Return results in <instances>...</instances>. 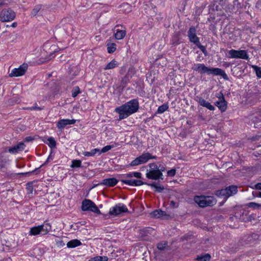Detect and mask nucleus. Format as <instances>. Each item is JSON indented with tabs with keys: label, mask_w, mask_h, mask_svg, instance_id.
Returning a JSON list of instances; mask_svg holds the SVG:
<instances>
[{
	"label": "nucleus",
	"mask_w": 261,
	"mask_h": 261,
	"mask_svg": "<svg viewBox=\"0 0 261 261\" xmlns=\"http://www.w3.org/2000/svg\"><path fill=\"white\" fill-rule=\"evenodd\" d=\"M139 108V103L137 99H133L117 107L115 111L119 114V120L125 119L130 115L137 112Z\"/></svg>",
	"instance_id": "obj_1"
},
{
	"label": "nucleus",
	"mask_w": 261,
	"mask_h": 261,
	"mask_svg": "<svg viewBox=\"0 0 261 261\" xmlns=\"http://www.w3.org/2000/svg\"><path fill=\"white\" fill-rule=\"evenodd\" d=\"M194 71H198L200 74H213L215 75H220L226 80H228L227 75L225 71L219 68L208 67L204 64H194L192 68Z\"/></svg>",
	"instance_id": "obj_2"
},
{
	"label": "nucleus",
	"mask_w": 261,
	"mask_h": 261,
	"mask_svg": "<svg viewBox=\"0 0 261 261\" xmlns=\"http://www.w3.org/2000/svg\"><path fill=\"white\" fill-rule=\"evenodd\" d=\"M148 166L150 169L147 170L146 173L147 178L152 180L163 179V173L158 170V166L155 163H150Z\"/></svg>",
	"instance_id": "obj_3"
},
{
	"label": "nucleus",
	"mask_w": 261,
	"mask_h": 261,
	"mask_svg": "<svg viewBox=\"0 0 261 261\" xmlns=\"http://www.w3.org/2000/svg\"><path fill=\"white\" fill-rule=\"evenodd\" d=\"M194 200L201 207L211 206L216 203V200L213 196H195Z\"/></svg>",
	"instance_id": "obj_4"
},
{
	"label": "nucleus",
	"mask_w": 261,
	"mask_h": 261,
	"mask_svg": "<svg viewBox=\"0 0 261 261\" xmlns=\"http://www.w3.org/2000/svg\"><path fill=\"white\" fill-rule=\"evenodd\" d=\"M238 192V187L232 185L227 187L225 189L217 190L215 192V195L219 197H223L225 199L236 194Z\"/></svg>",
	"instance_id": "obj_5"
},
{
	"label": "nucleus",
	"mask_w": 261,
	"mask_h": 261,
	"mask_svg": "<svg viewBox=\"0 0 261 261\" xmlns=\"http://www.w3.org/2000/svg\"><path fill=\"white\" fill-rule=\"evenodd\" d=\"M82 210L83 211H90L97 214H101L96 204L91 200L85 199L82 202Z\"/></svg>",
	"instance_id": "obj_6"
},
{
	"label": "nucleus",
	"mask_w": 261,
	"mask_h": 261,
	"mask_svg": "<svg viewBox=\"0 0 261 261\" xmlns=\"http://www.w3.org/2000/svg\"><path fill=\"white\" fill-rule=\"evenodd\" d=\"M228 58L248 60L249 56L245 50L231 49L228 51Z\"/></svg>",
	"instance_id": "obj_7"
},
{
	"label": "nucleus",
	"mask_w": 261,
	"mask_h": 261,
	"mask_svg": "<svg viewBox=\"0 0 261 261\" xmlns=\"http://www.w3.org/2000/svg\"><path fill=\"white\" fill-rule=\"evenodd\" d=\"M15 17V13L11 9H4L0 13V20L2 22L11 21Z\"/></svg>",
	"instance_id": "obj_8"
},
{
	"label": "nucleus",
	"mask_w": 261,
	"mask_h": 261,
	"mask_svg": "<svg viewBox=\"0 0 261 261\" xmlns=\"http://www.w3.org/2000/svg\"><path fill=\"white\" fill-rule=\"evenodd\" d=\"M127 212H128V210L126 205L120 203L110 208L109 214L111 215L117 216L122 213Z\"/></svg>",
	"instance_id": "obj_9"
},
{
	"label": "nucleus",
	"mask_w": 261,
	"mask_h": 261,
	"mask_svg": "<svg viewBox=\"0 0 261 261\" xmlns=\"http://www.w3.org/2000/svg\"><path fill=\"white\" fill-rule=\"evenodd\" d=\"M28 67V64L27 63H23L18 68H15L12 69L11 73H9V76L17 77L22 76L26 72Z\"/></svg>",
	"instance_id": "obj_10"
},
{
	"label": "nucleus",
	"mask_w": 261,
	"mask_h": 261,
	"mask_svg": "<svg viewBox=\"0 0 261 261\" xmlns=\"http://www.w3.org/2000/svg\"><path fill=\"white\" fill-rule=\"evenodd\" d=\"M188 36L189 41L196 45L200 43L199 38L196 35V28L194 26H192L190 28L188 31Z\"/></svg>",
	"instance_id": "obj_11"
},
{
	"label": "nucleus",
	"mask_w": 261,
	"mask_h": 261,
	"mask_svg": "<svg viewBox=\"0 0 261 261\" xmlns=\"http://www.w3.org/2000/svg\"><path fill=\"white\" fill-rule=\"evenodd\" d=\"M220 96H217L219 100L215 102V105L219 108L221 112H224L227 109V102L225 100L223 94L221 92L220 93Z\"/></svg>",
	"instance_id": "obj_12"
},
{
	"label": "nucleus",
	"mask_w": 261,
	"mask_h": 261,
	"mask_svg": "<svg viewBox=\"0 0 261 261\" xmlns=\"http://www.w3.org/2000/svg\"><path fill=\"white\" fill-rule=\"evenodd\" d=\"M118 180L115 178H106L102 181L96 185H94V187L98 185H105L107 187H114L118 183Z\"/></svg>",
	"instance_id": "obj_13"
},
{
	"label": "nucleus",
	"mask_w": 261,
	"mask_h": 261,
	"mask_svg": "<svg viewBox=\"0 0 261 261\" xmlns=\"http://www.w3.org/2000/svg\"><path fill=\"white\" fill-rule=\"evenodd\" d=\"M75 121V119H61L58 122L57 127L60 129H62L67 125L74 124Z\"/></svg>",
	"instance_id": "obj_14"
},
{
	"label": "nucleus",
	"mask_w": 261,
	"mask_h": 261,
	"mask_svg": "<svg viewBox=\"0 0 261 261\" xmlns=\"http://www.w3.org/2000/svg\"><path fill=\"white\" fill-rule=\"evenodd\" d=\"M121 181L123 184L132 186H139L147 184V183L144 182L140 180L137 179H121Z\"/></svg>",
	"instance_id": "obj_15"
},
{
	"label": "nucleus",
	"mask_w": 261,
	"mask_h": 261,
	"mask_svg": "<svg viewBox=\"0 0 261 261\" xmlns=\"http://www.w3.org/2000/svg\"><path fill=\"white\" fill-rule=\"evenodd\" d=\"M196 101L200 106L205 107L211 111H214L215 109L214 106L201 97H197Z\"/></svg>",
	"instance_id": "obj_16"
},
{
	"label": "nucleus",
	"mask_w": 261,
	"mask_h": 261,
	"mask_svg": "<svg viewBox=\"0 0 261 261\" xmlns=\"http://www.w3.org/2000/svg\"><path fill=\"white\" fill-rule=\"evenodd\" d=\"M254 242L255 239L253 238V235L246 236L240 240V243H241V245L243 246L251 245L253 244Z\"/></svg>",
	"instance_id": "obj_17"
},
{
	"label": "nucleus",
	"mask_w": 261,
	"mask_h": 261,
	"mask_svg": "<svg viewBox=\"0 0 261 261\" xmlns=\"http://www.w3.org/2000/svg\"><path fill=\"white\" fill-rule=\"evenodd\" d=\"M24 144L22 142L19 143L17 145L14 146L13 147H10L8 151L11 153H16L20 151H22L24 149Z\"/></svg>",
	"instance_id": "obj_18"
},
{
	"label": "nucleus",
	"mask_w": 261,
	"mask_h": 261,
	"mask_svg": "<svg viewBox=\"0 0 261 261\" xmlns=\"http://www.w3.org/2000/svg\"><path fill=\"white\" fill-rule=\"evenodd\" d=\"M248 213L244 209L240 210L236 212L234 216L236 218L241 220L242 221H246Z\"/></svg>",
	"instance_id": "obj_19"
},
{
	"label": "nucleus",
	"mask_w": 261,
	"mask_h": 261,
	"mask_svg": "<svg viewBox=\"0 0 261 261\" xmlns=\"http://www.w3.org/2000/svg\"><path fill=\"white\" fill-rule=\"evenodd\" d=\"M241 246H243V245H241L239 241L237 244L230 245V246L227 247V250L230 253H234L241 248Z\"/></svg>",
	"instance_id": "obj_20"
},
{
	"label": "nucleus",
	"mask_w": 261,
	"mask_h": 261,
	"mask_svg": "<svg viewBox=\"0 0 261 261\" xmlns=\"http://www.w3.org/2000/svg\"><path fill=\"white\" fill-rule=\"evenodd\" d=\"M259 93L254 92L252 94H250V96H248L247 100L250 103H253L254 102H256L259 100Z\"/></svg>",
	"instance_id": "obj_21"
},
{
	"label": "nucleus",
	"mask_w": 261,
	"mask_h": 261,
	"mask_svg": "<svg viewBox=\"0 0 261 261\" xmlns=\"http://www.w3.org/2000/svg\"><path fill=\"white\" fill-rule=\"evenodd\" d=\"M42 235L47 234L51 230V226L48 223H44L42 225H40Z\"/></svg>",
	"instance_id": "obj_22"
},
{
	"label": "nucleus",
	"mask_w": 261,
	"mask_h": 261,
	"mask_svg": "<svg viewBox=\"0 0 261 261\" xmlns=\"http://www.w3.org/2000/svg\"><path fill=\"white\" fill-rule=\"evenodd\" d=\"M146 185L151 187L154 188L155 191L159 193L162 192L165 189L164 187L163 186H161L160 184L155 182H153L151 184H147Z\"/></svg>",
	"instance_id": "obj_23"
},
{
	"label": "nucleus",
	"mask_w": 261,
	"mask_h": 261,
	"mask_svg": "<svg viewBox=\"0 0 261 261\" xmlns=\"http://www.w3.org/2000/svg\"><path fill=\"white\" fill-rule=\"evenodd\" d=\"M9 160L8 157L5 156H0V169L5 168L8 165Z\"/></svg>",
	"instance_id": "obj_24"
},
{
	"label": "nucleus",
	"mask_w": 261,
	"mask_h": 261,
	"mask_svg": "<svg viewBox=\"0 0 261 261\" xmlns=\"http://www.w3.org/2000/svg\"><path fill=\"white\" fill-rule=\"evenodd\" d=\"M107 46L108 52L109 54L113 53L116 49V44L114 43H111L109 40L107 41Z\"/></svg>",
	"instance_id": "obj_25"
},
{
	"label": "nucleus",
	"mask_w": 261,
	"mask_h": 261,
	"mask_svg": "<svg viewBox=\"0 0 261 261\" xmlns=\"http://www.w3.org/2000/svg\"><path fill=\"white\" fill-rule=\"evenodd\" d=\"M41 227L40 225L32 227L30 230V234L32 236H36L39 234H42Z\"/></svg>",
	"instance_id": "obj_26"
},
{
	"label": "nucleus",
	"mask_w": 261,
	"mask_h": 261,
	"mask_svg": "<svg viewBox=\"0 0 261 261\" xmlns=\"http://www.w3.org/2000/svg\"><path fill=\"white\" fill-rule=\"evenodd\" d=\"M81 245L80 241L77 239H74L70 241L67 244V246L68 248H74Z\"/></svg>",
	"instance_id": "obj_27"
},
{
	"label": "nucleus",
	"mask_w": 261,
	"mask_h": 261,
	"mask_svg": "<svg viewBox=\"0 0 261 261\" xmlns=\"http://www.w3.org/2000/svg\"><path fill=\"white\" fill-rule=\"evenodd\" d=\"M134 70L133 68H129L127 74L122 78L121 83L123 86H125L126 83L129 81V74L133 73Z\"/></svg>",
	"instance_id": "obj_28"
},
{
	"label": "nucleus",
	"mask_w": 261,
	"mask_h": 261,
	"mask_svg": "<svg viewBox=\"0 0 261 261\" xmlns=\"http://www.w3.org/2000/svg\"><path fill=\"white\" fill-rule=\"evenodd\" d=\"M126 35V31L125 30H117L116 33L114 34L116 39L120 40L123 39Z\"/></svg>",
	"instance_id": "obj_29"
},
{
	"label": "nucleus",
	"mask_w": 261,
	"mask_h": 261,
	"mask_svg": "<svg viewBox=\"0 0 261 261\" xmlns=\"http://www.w3.org/2000/svg\"><path fill=\"white\" fill-rule=\"evenodd\" d=\"M118 66V62L115 60H113L110 62H109L104 68V70H108L113 69Z\"/></svg>",
	"instance_id": "obj_30"
},
{
	"label": "nucleus",
	"mask_w": 261,
	"mask_h": 261,
	"mask_svg": "<svg viewBox=\"0 0 261 261\" xmlns=\"http://www.w3.org/2000/svg\"><path fill=\"white\" fill-rule=\"evenodd\" d=\"M211 258V255L208 253L197 255L196 259L199 261H209Z\"/></svg>",
	"instance_id": "obj_31"
},
{
	"label": "nucleus",
	"mask_w": 261,
	"mask_h": 261,
	"mask_svg": "<svg viewBox=\"0 0 261 261\" xmlns=\"http://www.w3.org/2000/svg\"><path fill=\"white\" fill-rule=\"evenodd\" d=\"M97 153L100 154V150L98 148H95L92 149L91 151H85L83 152V154L86 156H94Z\"/></svg>",
	"instance_id": "obj_32"
},
{
	"label": "nucleus",
	"mask_w": 261,
	"mask_h": 261,
	"mask_svg": "<svg viewBox=\"0 0 261 261\" xmlns=\"http://www.w3.org/2000/svg\"><path fill=\"white\" fill-rule=\"evenodd\" d=\"M250 119L254 122H257L258 120L261 121V111L250 115Z\"/></svg>",
	"instance_id": "obj_33"
},
{
	"label": "nucleus",
	"mask_w": 261,
	"mask_h": 261,
	"mask_svg": "<svg viewBox=\"0 0 261 261\" xmlns=\"http://www.w3.org/2000/svg\"><path fill=\"white\" fill-rule=\"evenodd\" d=\"M124 176L126 177H128V178H130L133 176L137 178H142L141 173L140 172H138L129 173L124 175Z\"/></svg>",
	"instance_id": "obj_34"
},
{
	"label": "nucleus",
	"mask_w": 261,
	"mask_h": 261,
	"mask_svg": "<svg viewBox=\"0 0 261 261\" xmlns=\"http://www.w3.org/2000/svg\"><path fill=\"white\" fill-rule=\"evenodd\" d=\"M148 152H147L143 153L142 155H140L138 158L141 164H142L146 163L148 161Z\"/></svg>",
	"instance_id": "obj_35"
},
{
	"label": "nucleus",
	"mask_w": 261,
	"mask_h": 261,
	"mask_svg": "<svg viewBox=\"0 0 261 261\" xmlns=\"http://www.w3.org/2000/svg\"><path fill=\"white\" fill-rule=\"evenodd\" d=\"M250 66L255 72L257 77L261 78V67L254 65H251Z\"/></svg>",
	"instance_id": "obj_36"
},
{
	"label": "nucleus",
	"mask_w": 261,
	"mask_h": 261,
	"mask_svg": "<svg viewBox=\"0 0 261 261\" xmlns=\"http://www.w3.org/2000/svg\"><path fill=\"white\" fill-rule=\"evenodd\" d=\"M168 108L169 107L167 103L163 104L162 106L159 107L157 110V113L159 114H162L167 111Z\"/></svg>",
	"instance_id": "obj_37"
},
{
	"label": "nucleus",
	"mask_w": 261,
	"mask_h": 261,
	"mask_svg": "<svg viewBox=\"0 0 261 261\" xmlns=\"http://www.w3.org/2000/svg\"><path fill=\"white\" fill-rule=\"evenodd\" d=\"M47 144L51 148H54L56 147V142L53 137H49L47 139Z\"/></svg>",
	"instance_id": "obj_38"
},
{
	"label": "nucleus",
	"mask_w": 261,
	"mask_h": 261,
	"mask_svg": "<svg viewBox=\"0 0 261 261\" xmlns=\"http://www.w3.org/2000/svg\"><path fill=\"white\" fill-rule=\"evenodd\" d=\"M33 182H29L26 185V189L27 190L28 194H31L33 193L34 188H33Z\"/></svg>",
	"instance_id": "obj_39"
},
{
	"label": "nucleus",
	"mask_w": 261,
	"mask_h": 261,
	"mask_svg": "<svg viewBox=\"0 0 261 261\" xmlns=\"http://www.w3.org/2000/svg\"><path fill=\"white\" fill-rule=\"evenodd\" d=\"M159 213H163V211L160 209L154 210L150 214V215L152 218H159Z\"/></svg>",
	"instance_id": "obj_40"
},
{
	"label": "nucleus",
	"mask_w": 261,
	"mask_h": 261,
	"mask_svg": "<svg viewBox=\"0 0 261 261\" xmlns=\"http://www.w3.org/2000/svg\"><path fill=\"white\" fill-rule=\"evenodd\" d=\"M107 256H98L91 258L89 261H108Z\"/></svg>",
	"instance_id": "obj_41"
},
{
	"label": "nucleus",
	"mask_w": 261,
	"mask_h": 261,
	"mask_svg": "<svg viewBox=\"0 0 261 261\" xmlns=\"http://www.w3.org/2000/svg\"><path fill=\"white\" fill-rule=\"evenodd\" d=\"M82 166V162L80 160H73L71 165V168H79Z\"/></svg>",
	"instance_id": "obj_42"
},
{
	"label": "nucleus",
	"mask_w": 261,
	"mask_h": 261,
	"mask_svg": "<svg viewBox=\"0 0 261 261\" xmlns=\"http://www.w3.org/2000/svg\"><path fill=\"white\" fill-rule=\"evenodd\" d=\"M167 246V242L166 241L159 243L157 244V248L160 250H164Z\"/></svg>",
	"instance_id": "obj_43"
},
{
	"label": "nucleus",
	"mask_w": 261,
	"mask_h": 261,
	"mask_svg": "<svg viewBox=\"0 0 261 261\" xmlns=\"http://www.w3.org/2000/svg\"><path fill=\"white\" fill-rule=\"evenodd\" d=\"M41 5H37L32 10V11L31 12V15L33 16H36L38 12L41 9Z\"/></svg>",
	"instance_id": "obj_44"
},
{
	"label": "nucleus",
	"mask_w": 261,
	"mask_h": 261,
	"mask_svg": "<svg viewBox=\"0 0 261 261\" xmlns=\"http://www.w3.org/2000/svg\"><path fill=\"white\" fill-rule=\"evenodd\" d=\"M80 92V88L78 86H76L72 90V96L75 97Z\"/></svg>",
	"instance_id": "obj_45"
},
{
	"label": "nucleus",
	"mask_w": 261,
	"mask_h": 261,
	"mask_svg": "<svg viewBox=\"0 0 261 261\" xmlns=\"http://www.w3.org/2000/svg\"><path fill=\"white\" fill-rule=\"evenodd\" d=\"M196 46L202 51L205 56H207L208 55V53L205 47L201 45L200 42L196 45Z\"/></svg>",
	"instance_id": "obj_46"
},
{
	"label": "nucleus",
	"mask_w": 261,
	"mask_h": 261,
	"mask_svg": "<svg viewBox=\"0 0 261 261\" xmlns=\"http://www.w3.org/2000/svg\"><path fill=\"white\" fill-rule=\"evenodd\" d=\"M247 206L254 209H257L261 206V204H258L255 202H251L247 204Z\"/></svg>",
	"instance_id": "obj_47"
},
{
	"label": "nucleus",
	"mask_w": 261,
	"mask_h": 261,
	"mask_svg": "<svg viewBox=\"0 0 261 261\" xmlns=\"http://www.w3.org/2000/svg\"><path fill=\"white\" fill-rule=\"evenodd\" d=\"M141 164L138 158L137 157L134 160L127 166H136Z\"/></svg>",
	"instance_id": "obj_48"
},
{
	"label": "nucleus",
	"mask_w": 261,
	"mask_h": 261,
	"mask_svg": "<svg viewBox=\"0 0 261 261\" xmlns=\"http://www.w3.org/2000/svg\"><path fill=\"white\" fill-rule=\"evenodd\" d=\"M114 147V145H107L103 147L101 150H100V154L101 153H105Z\"/></svg>",
	"instance_id": "obj_49"
},
{
	"label": "nucleus",
	"mask_w": 261,
	"mask_h": 261,
	"mask_svg": "<svg viewBox=\"0 0 261 261\" xmlns=\"http://www.w3.org/2000/svg\"><path fill=\"white\" fill-rule=\"evenodd\" d=\"M176 173V170L175 169H172L167 171V175L169 176L173 177Z\"/></svg>",
	"instance_id": "obj_50"
},
{
	"label": "nucleus",
	"mask_w": 261,
	"mask_h": 261,
	"mask_svg": "<svg viewBox=\"0 0 261 261\" xmlns=\"http://www.w3.org/2000/svg\"><path fill=\"white\" fill-rule=\"evenodd\" d=\"M26 109L31 110V111H32V110H41L43 109V108L39 107L34 106V107H32L27 108Z\"/></svg>",
	"instance_id": "obj_51"
},
{
	"label": "nucleus",
	"mask_w": 261,
	"mask_h": 261,
	"mask_svg": "<svg viewBox=\"0 0 261 261\" xmlns=\"http://www.w3.org/2000/svg\"><path fill=\"white\" fill-rule=\"evenodd\" d=\"M252 188L253 189L261 190V182H258L255 184L253 187H252Z\"/></svg>",
	"instance_id": "obj_52"
},
{
	"label": "nucleus",
	"mask_w": 261,
	"mask_h": 261,
	"mask_svg": "<svg viewBox=\"0 0 261 261\" xmlns=\"http://www.w3.org/2000/svg\"><path fill=\"white\" fill-rule=\"evenodd\" d=\"M252 195L254 197L261 198V192L253 191L252 192Z\"/></svg>",
	"instance_id": "obj_53"
},
{
	"label": "nucleus",
	"mask_w": 261,
	"mask_h": 261,
	"mask_svg": "<svg viewBox=\"0 0 261 261\" xmlns=\"http://www.w3.org/2000/svg\"><path fill=\"white\" fill-rule=\"evenodd\" d=\"M34 140V137H33L32 136H28V137H27L26 138H25L24 140L25 142H31V141H33Z\"/></svg>",
	"instance_id": "obj_54"
},
{
	"label": "nucleus",
	"mask_w": 261,
	"mask_h": 261,
	"mask_svg": "<svg viewBox=\"0 0 261 261\" xmlns=\"http://www.w3.org/2000/svg\"><path fill=\"white\" fill-rule=\"evenodd\" d=\"M158 168H159L158 170H159V171H160L161 172H162H162H164L166 170V168L162 165H160L158 166Z\"/></svg>",
	"instance_id": "obj_55"
},
{
	"label": "nucleus",
	"mask_w": 261,
	"mask_h": 261,
	"mask_svg": "<svg viewBox=\"0 0 261 261\" xmlns=\"http://www.w3.org/2000/svg\"><path fill=\"white\" fill-rule=\"evenodd\" d=\"M121 7H125L127 9V12H129L130 11V6L128 4H123Z\"/></svg>",
	"instance_id": "obj_56"
},
{
	"label": "nucleus",
	"mask_w": 261,
	"mask_h": 261,
	"mask_svg": "<svg viewBox=\"0 0 261 261\" xmlns=\"http://www.w3.org/2000/svg\"><path fill=\"white\" fill-rule=\"evenodd\" d=\"M54 53H51L49 55V56L47 57L46 59H45V60L44 61V62H46V61H49L50 60H51L54 57V56H53L54 55Z\"/></svg>",
	"instance_id": "obj_57"
},
{
	"label": "nucleus",
	"mask_w": 261,
	"mask_h": 261,
	"mask_svg": "<svg viewBox=\"0 0 261 261\" xmlns=\"http://www.w3.org/2000/svg\"><path fill=\"white\" fill-rule=\"evenodd\" d=\"M148 160L149 159H156L157 158V156H153V155H152L150 153H148Z\"/></svg>",
	"instance_id": "obj_58"
},
{
	"label": "nucleus",
	"mask_w": 261,
	"mask_h": 261,
	"mask_svg": "<svg viewBox=\"0 0 261 261\" xmlns=\"http://www.w3.org/2000/svg\"><path fill=\"white\" fill-rule=\"evenodd\" d=\"M159 218L167 215L166 212L164 211H163V213H159Z\"/></svg>",
	"instance_id": "obj_59"
},
{
	"label": "nucleus",
	"mask_w": 261,
	"mask_h": 261,
	"mask_svg": "<svg viewBox=\"0 0 261 261\" xmlns=\"http://www.w3.org/2000/svg\"><path fill=\"white\" fill-rule=\"evenodd\" d=\"M125 71V68H124V67H122L120 70V73L122 74L124 73V72Z\"/></svg>",
	"instance_id": "obj_60"
},
{
	"label": "nucleus",
	"mask_w": 261,
	"mask_h": 261,
	"mask_svg": "<svg viewBox=\"0 0 261 261\" xmlns=\"http://www.w3.org/2000/svg\"><path fill=\"white\" fill-rule=\"evenodd\" d=\"M16 25H17V23H16V22H13V23L12 24V25H11V26H12L13 28H15V27H16Z\"/></svg>",
	"instance_id": "obj_61"
},
{
	"label": "nucleus",
	"mask_w": 261,
	"mask_h": 261,
	"mask_svg": "<svg viewBox=\"0 0 261 261\" xmlns=\"http://www.w3.org/2000/svg\"><path fill=\"white\" fill-rule=\"evenodd\" d=\"M48 160H49V158H48V159H47V160L46 161V162L44 163V164H47V163H48Z\"/></svg>",
	"instance_id": "obj_62"
},
{
	"label": "nucleus",
	"mask_w": 261,
	"mask_h": 261,
	"mask_svg": "<svg viewBox=\"0 0 261 261\" xmlns=\"http://www.w3.org/2000/svg\"><path fill=\"white\" fill-rule=\"evenodd\" d=\"M3 5V3H0V7L2 6Z\"/></svg>",
	"instance_id": "obj_63"
},
{
	"label": "nucleus",
	"mask_w": 261,
	"mask_h": 261,
	"mask_svg": "<svg viewBox=\"0 0 261 261\" xmlns=\"http://www.w3.org/2000/svg\"><path fill=\"white\" fill-rule=\"evenodd\" d=\"M234 2H238V0H234Z\"/></svg>",
	"instance_id": "obj_64"
}]
</instances>
